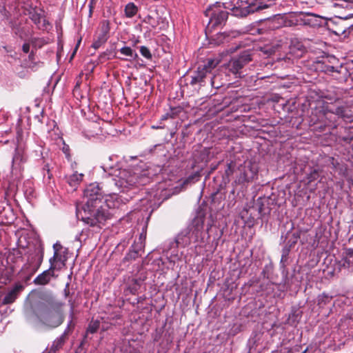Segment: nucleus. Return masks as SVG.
I'll return each mask as SVG.
<instances>
[{
	"mask_svg": "<svg viewBox=\"0 0 353 353\" xmlns=\"http://www.w3.org/2000/svg\"><path fill=\"white\" fill-rule=\"evenodd\" d=\"M150 181L146 173L140 172L139 169L121 170L115 179V184L122 191H125L134 188L148 184Z\"/></svg>",
	"mask_w": 353,
	"mask_h": 353,
	"instance_id": "f257e3e1",
	"label": "nucleus"
},
{
	"mask_svg": "<svg viewBox=\"0 0 353 353\" xmlns=\"http://www.w3.org/2000/svg\"><path fill=\"white\" fill-rule=\"evenodd\" d=\"M97 205L94 207H90V210L87 208H83L85 215L82 216V221L90 226H95L98 224H103L106 220L110 218V213L103 207L97 208Z\"/></svg>",
	"mask_w": 353,
	"mask_h": 353,
	"instance_id": "f03ea898",
	"label": "nucleus"
},
{
	"mask_svg": "<svg viewBox=\"0 0 353 353\" xmlns=\"http://www.w3.org/2000/svg\"><path fill=\"white\" fill-rule=\"evenodd\" d=\"M205 14L210 17L208 28H216L225 24L228 12L221 8L220 3L216 2L205 10Z\"/></svg>",
	"mask_w": 353,
	"mask_h": 353,
	"instance_id": "7ed1b4c3",
	"label": "nucleus"
},
{
	"mask_svg": "<svg viewBox=\"0 0 353 353\" xmlns=\"http://www.w3.org/2000/svg\"><path fill=\"white\" fill-rule=\"evenodd\" d=\"M54 254L49 259L52 269L61 270L65 265L68 259V249L64 248L59 242L53 245Z\"/></svg>",
	"mask_w": 353,
	"mask_h": 353,
	"instance_id": "20e7f679",
	"label": "nucleus"
},
{
	"mask_svg": "<svg viewBox=\"0 0 353 353\" xmlns=\"http://www.w3.org/2000/svg\"><path fill=\"white\" fill-rule=\"evenodd\" d=\"M102 192L98 184L91 183L84 190V197L87 199L84 208L90 210V207H94L101 202Z\"/></svg>",
	"mask_w": 353,
	"mask_h": 353,
	"instance_id": "39448f33",
	"label": "nucleus"
},
{
	"mask_svg": "<svg viewBox=\"0 0 353 353\" xmlns=\"http://www.w3.org/2000/svg\"><path fill=\"white\" fill-rule=\"evenodd\" d=\"M239 170L241 173L237 177L236 181L240 184L253 181L257 175V170L253 168L251 163L241 166Z\"/></svg>",
	"mask_w": 353,
	"mask_h": 353,
	"instance_id": "423d86ee",
	"label": "nucleus"
},
{
	"mask_svg": "<svg viewBox=\"0 0 353 353\" xmlns=\"http://www.w3.org/2000/svg\"><path fill=\"white\" fill-rule=\"evenodd\" d=\"M28 160V156L24 148L17 147L12 158V170L21 171Z\"/></svg>",
	"mask_w": 353,
	"mask_h": 353,
	"instance_id": "0eeeda50",
	"label": "nucleus"
},
{
	"mask_svg": "<svg viewBox=\"0 0 353 353\" xmlns=\"http://www.w3.org/2000/svg\"><path fill=\"white\" fill-rule=\"evenodd\" d=\"M251 61L250 54H243L236 59H232L229 63L230 70L235 74H237L243 66Z\"/></svg>",
	"mask_w": 353,
	"mask_h": 353,
	"instance_id": "6e6552de",
	"label": "nucleus"
},
{
	"mask_svg": "<svg viewBox=\"0 0 353 353\" xmlns=\"http://www.w3.org/2000/svg\"><path fill=\"white\" fill-rule=\"evenodd\" d=\"M39 317L44 323L52 327H57L62 322L61 316L57 312L43 311Z\"/></svg>",
	"mask_w": 353,
	"mask_h": 353,
	"instance_id": "1a4fd4ad",
	"label": "nucleus"
},
{
	"mask_svg": "<svg viewBox=\"0 0 353 353\" xmlns=\"http://www.w3.org/2000/svg\"><path fill=\"white\" fill-rule=\"evenodd\" d=\"M24 286L18 283L8 291L4 296L2 303L5 305L12 303L18 297L19 294L23 290Z\"/></svg>",
	"mask_w": 353,
	"mask_h": 353,
	"instance_id": "9d476101",
	"label": "nucleus"
},
{
	"mask_svg": "<svg viewBox=\"0 0 353 353\" xmlns=\"http://www.w3.org/2000/svg\"><path fill=\"white\" fill-rule=\"evenodd\" d=\"M56 269L51 268V264L48 270L43 271L41 274H39L34 280V283L39 285H44L48 284L51 278L54 276V270Z\"/></svg>",
	"mask_w": 353,
	"mask_h": 353,
	"instance_id": "9b49d317",
	"label": "nucleus"
},
{
	"mask_svg": "<svg viewBox=\"0 0 353 353\" xmlns=\"http://www.w3.org/2000/svg\"><path fill=\"white\" fill-rule=\"evenodd\" d=\"M259 214L262 217L266 214H270V208L269 207V201L267 198L259 197L255 203Z\"/></svg>",
	"mask_w": 353,
	"mask_h": 353,
	"instance_id": "f8f14e48",
	"label": "nucleus"
},
{
	"mask_svg": "<svg viewBox=\"0 0 353 353\" xmlns=\"http://www.w3.org/2000/svg\"><path fill=\"white\" fill-rule=\"evenodd\" d=\"M255 0H238L236 2V6L233 8V11L235 12V14H239L237 13L238 10L241 9L240 14L241 15H246L250 12V10L248 8L250 6L254 4V1Z\"/></svg>",
	"mask_w": 353,
	"mask_h": 353,
	"instance_id": "ddd939ff",
	"label": "nucleus"
},
{
	"mask_svg": "<svg viewBox=\"0 0 353 353\" xmlns=\"http://www.w3.org/2000/svg\"><path fill=\"white\" fill-rule=\"evenodd\" d=\"M110 30V21L108 20H103L100 22L99 32L97 37L101 38L102 41H107Z\"/></svg>",
	"mask_w": 353,
	"mask_h": 353,
	"instance_id": "4468645a",
	"label": "nucleus"
},
{
	"mask_svg": "<svg viewBox=\"0 0 353 353\" xmlns=\"http://www.w3.org/2000/svg\"><path fill=\"white\" fill-rule=\"evenodd\" d=\"M190 232L187 230L181 232L176 237V243L178 246L185 248L192 243Z\"/></svg>",
	"mask_w": 353,
	"mask_h": 353,
	"instance_id": "2eb2a0df",
	"label": "nucleus"
},
{
	"mask_svg": "<svg viewBox=\"0 0 353 353\" xmlns=\"http://www.w3.org/2000/svg\"><path fill=\"white\" fill-rule=\"evenodd\" d=\"M83 174L75 172L68 178V183L72 187L75 188L83 180Z\"/></svg>",
	"mask_w": 353,
	"mask_h": 353,
	"instance_id": "dca6fc26",
	"label": "nucleus"
},
{
	"mask_svg": "<svg viewBox=\"0 0 353 353\" xmlns=\"http://www.w3.org/2000/svg\"><path fill=\"white\" fill-rule=\"evenodd\" d=\"M206 74L207 72L203 70L201 66H199L195 74L192 77L190 83L192 85H194L196 84L197 83L203 81V79L205 78Z\"/></svg>",
	"mask_w": 353,
	"mask_h": 353,
	"instance_id": "f3484780",
	"label": "nucleus"
},
{
	"mask_svg": "<svg viewBox=\"0 0 353 353\" xmlns=\"http://www.w3.org/2000/svg\"><path fill=\"white\" fill-rule=\"evenodd\" d=\"M139 288H140V281L136 279H132L130 281V283L125 290V293L130 294H136V293L139 290Z\"/></svg>",
	"mask_w": 353,
	"mask_h": 353,
	"instance_id": "a211bd4d",
	"label": "nucleus"
},
{
	"mask_svg": "<svg viewBox=\"0 0 353 353\" xmlns=\"http://www.w3.org/2000/svg\"><path fill=\"white\" fill-rule=\"evenodd\" d=\"M219 63V60L217 59H208L206 63L201 65L203 70L205 71L207 73H210L212 69H214L218 64Z\"/></svg>",
	"mask_w": 353,
	"mask_h": 353,
	"instance_id": "6ab92c4d",
	"label": "nucleus"
},
{
	"mask_svg": "<svg viewBox=\"0 0 353 353\" xmlns=\"http://www.w3.org/2000/svg\"><path fill=\"white\" fill-rule=\"evenodd\" d=\"M124 11L126 17L132 18L137 14L138 8L134 3L130 2L125 6Z\"/></svg>",
	"mask_w": 353,
	"mask_h": 353,
	"instance_id": "aec40b11",
	"label": "nucleus"
},
{
	"mask_svg": "<svg viewBox=\"0 0 353 353\" xmlns=\"http://www.w3.org/2000/svg\"><path fill=\"white\" fill-rule=\"evenodd\" d=\"M100 327V321L99 320H92L88 327L87 332L94 334L97 332Z\"/></svg>",
	"mask_w": 353,
	"mask_h": 353,
	"instance_id": "412c9836",
	"label": "nucleus"
},
{
	"mask_svg": "<svg viewBox=\"0 0 353 353\" xmlns=\"http://www.w3.org/2000/svg\"><path fill=\"white\" fill-rule=\"evenodd\" d=\"M188 232H190V236L191 237V241H193L194 242H197L199 238L201 236L202 234L201 230L196 228H194V229L192 228L190 230H188Z\"/></svg>",
	"mask_w": 353,
	"mask_h": 353,
	"instance_id": "4be33fe9",
	"label": "nucleus"
},
{
	"mask_svg": "<svg viewBox=\"0 0 353 353\" xmlns=\"http://www.w3.org/2000/svg\"><path fill=\"white\" fill-rule=\"evenodd\" d=\"M332 299V296L327 294L323 293L318 296V304L321 305H325L329 303Z\"/></svg>",
	"mask_w": 353,
	"mask_h": 353,
	"instance_id": "5701e85b",
	"label": "nucleus"
},
{
	"mask_svg": "<svg viewBox=\"0 0 353 353\" xmlns=\"http://www.w3.org/2000/svg\"><path fill=\"white\" fill-rule=\"evenodd\" d=\"M120 52L122 54L125 55L127 57H137V54L136 52H134L132 50L131 48L128 47V46H125V47H123L122 48H121Z\"/></svg>",
	"mask_w": 353,
	"mask_h": 353,
	"instance_id": "b1692460",
	"label": "nucleus"
},
{
	"mask_svg": "<svg viewBox=\"0 0 353 353\" xmlns=\"http://www.w3.org/2000/svg\"><path fill=\"white\" fill-rule=\"evenodd\" d=\"M140 53L146 59H151L152 54L150 50L146 46H141L140 47Z\"/></svg>",
	"mask_w": 353,
	"mask_h": 353,
	"instance_id": "393cba45",
	"label": "nucleus"
},
{
	"mask_svg": "<svg viewBox=\"0 0 353 353\" xmlns=\"http://www.w3.org/2000/svg\"><path fill=\"white\" fill-rule=\"evenodd\" d=\"M216 38L213 39L215 45H219L223 42V40L225 39V36L223 33H219L216 35Z\"/></svg>",
	"mask_w": 353,
	"mask_h": 353,
	"instance_id": "a878e982",
	"label": "nucleus"
},
{
	"mask_svg": "<svg viewBox=\"0 0 353 353\" xmlns=\"http://www.w3.org/2000/svg\"><path fill=\"white\" fill-rule=\"evenodd\" d=\"M319 177V172L316 170H313L307 176V179L309 180V182H312L317 179Z\"/></svg>",
	"mask_w": 353,
	"mask_h": 353,
	"instance_id": "bb28decb",
	"label": "nucleus"
},
{
	"mask_svg": "<svg viewBox=\"0 0 353 353\" xmlns=\"http://www.w3.org/2000/svg\"><path fill=\"white\" fill-rule=\"evenodd\" d=\"M37 257H38V259H37L38 262H37V264L32 268L33 272H35L40 267V265L43 261V253L41 252L39 254L37 255Z\"/></svg>",
	"mask_w": 353,
	"mask_h": 353,
	"instance_id": "cd10ccee",
	"label": "nucleus"
},
{
	"mask_svg": "<svg viewBox=\"0 0 353 353\" xmlns=\"http://www.w3.org/2000/svg\"><path fill=\"white\" fill-rule=\"evenodd\" d=\"M334 113L342 118L347 117L345 110L343 107H339L336 109Z\"/></svg>",
	"mask_w": 353,
	"mask_h": 353,
	"instance_id": "c85d7f7f",
	"label": "nucleus"
},
{
	"mask_svg": "<svg viewBox=\"0 0 353 353\" xmlns=\"http://www.w3.org/2000/svg\"><path fill=\"white\" fill-rule=\"evenodd\" d=\"M106 41H102L101 38L97 37L96 40L94 41L92 44V47L95 49L99 48L102 44L105 43Z\"/></svg>",
	"mask_w": 353,
	"mask_h": 353,
	"instance_id": "c756f323",
	"label": "nucleus"
},
{
	"mask_svg": "<svg viewBox=\"0 0 353 353\" xmlns=\"http://www.w3.org/2000/svg\"><path fill=\"white\" fill-rule=\"evenodd\" d=\"M30 44L28 43H23L22 46V50L25 53H28L30 51Z\"/></svg>",
	"mask_w": 353,
	"mask_h": 353,
	"instance_id": "7c9ffc66",
	"label": "nucleus"
},
{
	"mask_svg": "<svg viewBox=\"0 0 353 353\" xmlns=\"http://www.w3.org/2000/svg\"><path fill=\"white\" fill-rule=\"evenodd\" d=\"M327 72H333L335 71L334 70V66H327V70H326Z\"/></svg>",
	"mask_w": 353,
	"mask_h": 353,
	"instance_id": "2f4dec72",
	"label": "nucleus"
},
{
	"mask_svg": "<svg viewBox=\"0 0 353 353\" xmlns=\"http://www.w3.org/2000/svg\"><path fill=\"white\" fill-rule=\"evenodd\" d=\"M63 152L67 154V156H69V154H68V146L67 147H63Z\"/></svg>",
	"mask_w": 353,
	"mask_h": 353,
	"instance_id": "473e14b6",
	"label": "nucleus"
},
{
	"mask_svg": "<svg viewBox=\"0 0 353 353\" xmlns=\"http://www.w3.org/2000/svg\"><path fill=\"white\" fill-rule=\"evenodd\" d=\"M167 117H168V115H167V114H166V115H164V116H163L162 119H163V120H165V119H167Z\"/></svg>",
	"mask_w": 353,
	"mask_h": 353,
	"instance_id": "72a5a7b5",
	"label": "nucleus"
},
{
	"mask_svg": "<svg viewBox=\"0 0 353 353\" xmlns=\"http://www.w3.org/2000/svg\"><path fill=\"white\" fill-rule=\"evenodd\" d=\"M301 3H306L305 0H300Z\"/></svg>",
	"mask_w": 353,
	"mask_h": 353,
	"instance_id": "f704fd0d",
	"label": "nucleus"
},
{
	"mask_svg": "<svg viewBox=\"0 0 353 353\" xmlns=\"http://www.w3.org/2000/svg\"><path fill=\"white\" fill-rule=\"evenodd\" d=\"M102 330H103V331H105V330H107V328H105V327H102Z\"/></svg>",
	"mask_w": 353,
	"mask_h": 353,
	"instance_id": "c9c22d12",
	"label": "nucleus"
}]
</instances>
